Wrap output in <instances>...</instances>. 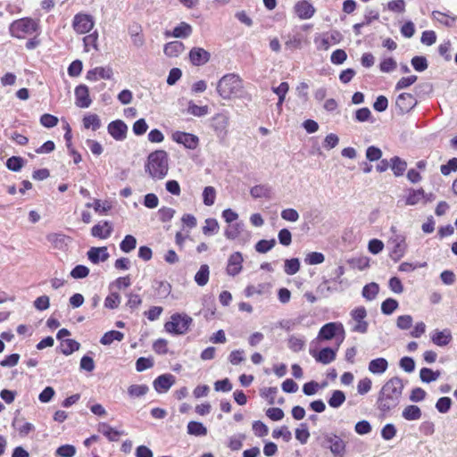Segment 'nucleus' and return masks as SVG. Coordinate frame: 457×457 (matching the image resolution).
Returning <instances> with one entry per match:
<instances>
[{
  "mask_svg": "<svg viewBox=\"0 0 457 457\" xmlns=\"http://www.w3.org/2000/svg\"><path fill=\"white\" fill-rule=\"evenodd\" d=\"M403 388V381L397 376L391 378L382 386L376 404L383 415L398 406Z\"/></svg>",
  "mask_w": 457,
  "mask_h": 457,
  "instance_id": "obj_1",
  "label": "nucleus"
},
{
  "mask_svg": "<svg viewBox=\"0 0 457 457\" xmlns=\"http://www.w3.org/2000/svg\"><path fill=\"white\" fill-rule=\"evenodd\" d=\"M244 89L243 79L235 73L222 76L217 83V93L225 100L239 97Z\"/></svg>",
  "mask_w": 457,
  "mask_h": 457,
  "instance_id": "obj_2",
  "label": "nucleus"
},
{
  "mask_svg": "<svg viewBox=\"0 0 457 457\" xmlns=\"http://www.w3.org/2000/svg\"><path fill=\"white\" fill-rule=\"evenodd\" d=\"M168 154L164 150H155L149 154L145 163V171L155 179H162L169 170Z\"/></svg>",
  "mask_w": 457,
  "mask_h": 457,
  "instance_id": "obj_3",
  "label": "nucleus"
},
{
  "mask_svg": "<svg viewBox=\"0 0 457 457\" xmlns=\"http://www.w3.org/2000/svg\"><path fill=\"white\" fill-rule=\"evenodd\" d=\"M193 323V319L187 313L175 312L164 324V329L171 335H184Z\"/></svg>",
  "mask_w": 457,
  "mask_h": 457,
  "instance_id": "obj_4",
  "label": "nucleus"
},
{
  "mask_svg": "<svg viewBox=\"0 0 457 457\" xmlns=\"http://www.w3.org/2000/svg\"><path fill=\"white\" fill-rule=\"evenodd\" d=\"M345 337V331L341 322H328L323 325L318 334L320 340L340 339L343 342Z\"/></svg>",
  "mask_w": 457,
  "mask_h": 457,
  "instance_id": "obj_5",
  "label": "nucleus"
},
{
  "mask_svg": "<svg viewBox=\"0 0 457 457\" xmlns=\"http://www.w3.org/2000/svg\"><path fill=\"white\" fill-rule=\"evenodd\" d=\"M320 445L329 449L334 455L343 456L345 453V443L336 434L325 435Z\"/></svg>",
  "mask_w": 457,
  "mask_h": 457,
  "instance_id": "obj_6",
  "label": "nucleus"
},
{
  "mask_svg": "<svg viewBox=\"0 0 457 457\" xmlns=\"http://www.w3.org/2000/svg\"><path fill=\"white\" fill-rule=\"evenodd\" d=\"M229 118L226 113L220 112L215 114L212 119L211 127L219 137L220 142L225 141L228 136V127Z\"/></svg>",
  "mask_w": 457,
  "mask_h": 457,
  "instance_id": "obj_7",
  "label": "nucleus"
},
{
  "mask_svg": "<svg viewBox=\"0 0 457 457\" xmlns=\"http://www.w3.org/2000/svg\"><path fill=\"white\" fill-rule=\"evenodd\" d=\"M350 315L356 324L352 328L353 332L365 334L369 328V323L365 320L367 311L364 306H359L351 311Z\"/></svg>",
  "mask_w": 457,
  "mask_h": 457,
  "instance_id": "obj_8",
  "label": "nucleus"
},
{
  "mask_svg": "<svg viewBox=\"0 0 457 457\" xmlns=\"http://www.w3.org/2000/svg\"><path fill=\"white\" fill-rule=\"evenodd\" d=\"M418 104L416 98L410 93H401L395 100V108L398 115L410 112Z\"/></svg>",
  "mask_w": 457,
  "mask_h": 457,
  "instance_id": "obj_9",
  "label": "nucleus"
},
{
  "mask_svg": "<svg viewBox=\"0 0 457 457\" xmlns=\"http://www.w3.org/2000/svg\"><path fill=\"white\" fill-rule=\"evenodd\" d=\"M172 140L190 150H195L199 145L198 137L188 132L175 131L172 134Z\"/></svg>",
  "mask_w": 457,
  "mask_h": 457,
  "instance_id": "obj_10",
  "label": "nucleus"
},
{
  "mask_svg": "<svg viewBox=\"0 0 457 457\" xmlns=\"http://www.w3.org/2000/svg\"><path fill=\"white\" fill-rule=\"evenodd\" d=\"M224 236L227 239L235 240L236 238L242 236L244 242L247 241L250 237V232L245 231V223L240 220L232 224H229L224 231Z\"/></svg>",
  "mask_w": 457,
  "mask_h": 457,
  "instance_id": "obj_11",
  "label": "nucleus"
},
{
  "mask_svg": "<svg viewBox=\"0 0 457 457\" xmlns=\"http://www.w3.org/2000/svg\"><path fill=\"white\" fill-rule=\"evenodd\" d=\"M107 131L116 141H123L127 137L128 126L122 120L118 119L108 124Z\"/></svg>",
  "mask_w": 457,
  "mask_h": 457,
  "instance_id": "obj_12",
  "label": "nucleus"
},
{
  "mask_svg": "<svg viewBox=\"0 0 457 457\" xmlns=\"http://www.w3.org/2000/svg\"><path fill=\"white\" fill-rule=\"evenodd\" d=\"M75 104L79 108H88L92 104V99L89 96V88L85 84H79L75 87Z\"/></svg>",
  "mask_w": 457,
  "mask_h": 457,
  "instance_id": "obj_13",
  "label": "nucleus"
},
{
  "mask_svg": "<svg viewBox=\"0 0 457 457\" xmlns=\"http://www.w3.org/2000/svg\"><path fill=\"white\" fill-rule=\"evenodd\" d=\"M392 242L394 243V246L389 252V257L395 262H398L404 256L407 249L405 237L402 235H396L395 237L392 239Z\"/></svg>",
  "mask_w": 457,
  "mask_h": 457,
  "instance_id": "obj_14",
  "label": "nucleus"
},
{
  "mask_svg": "<svg viewBox=\"0 0 457 457\" xmlns=\"http://www.w3.org/2000/svg\"><path fill=\"white\" fill-rule=\"evenodd\" d=\"M337 347L335 349L331 347H323L320 351L310 349V354L315 358L316 361L322 364H328L333 361L337 357Z\"/></svg>",
  "mask_w": 457,
  "mask_h": 457,
  "instance_id": "obj_15",
  "label": "nucleus"
},
{
  "mask_svg": "<svg viewBox=\"0 0 457 457\" xmlns=\"http://www.w3.org/2000/svg\"><path fill=\"white\" fill-rule=\"evenodd\" d=\"M176 378L170 373L158 376L153 382L154 390L159 393H166L175 384Z\"/></svg>",
  "mask_w": 457,
  "mask_h": 457,
  "instance_id": "obj_16",
  "label": "nucleus"
},
{
  "mask_svg": "<svg viewBox=\"0 0 457 457\" xmlns=\"http://www.w3.org/2000/svg\"><path fill=\"white\" fill-rule=\"evenodd\" d=\"M113 231L112 223L109 220H103L91 228L90 233L94 237L99 239L108 238Z\"/></svg>",
  "mask_w": 457,
  "mask_h": 457,
  "instance_id": "obj_17",
  "label": "nucleus"
},
{
  "mask_svg": "<svg viewBox=\"0 0 457 457\" xmlns=\"http://www.w3.org/2000/svg\"><path fill=\"white\" fill-rule=\"evenodd\" d=\"M21 410L17 409L14 412V418L12 421V427L19 432L21 436H26L30 432L35 430V426L29 422H23V424H21L24 420V419L19 418Z\"/></svg>",
  "mask_w": 457,
  "mask_h": 457,
  "instance_id": "obj_18",
  "label": "nucleus"
},
{
  "mask_svg": "<svg viewBox=\"0 0 457 457\" xmlns=\"http://www.w3.org/2000/svg\"><path fill=\"white\" fill-rule=\"evenodd\" d=\"M243 255L240 252L233 253L228 260L226 272L229 276H236L242 270Z\"/></svg>",
  "mask_w": 457,
  "mask_h": 457,
  "instance_id": "obj_19",
  "label": "nucleus"
},
{
  "mask_svg": "<svg viewBox=\"0 0 457 457\" xmlns=\"http://www.w3.org/2000/svg\"><path fill=\"white\" fill-rule=\"evenodd\" d=\"M211 54L201 47H194L189 52V60L195 66H202L209 62Z\"/></svg>",
  "mask_w": 457,
  "mask_h": 457,
  "instance_id": "obj_20",
  "label": "nucleus"
},
{
  "mask_svg": "<svg viewBox=\"0 0 457 457\" xmlns=\"http://www.w3.org/2000/svg\"><path fill=\"white\" fill-rule=\"evenodd\" d=\"M87 259L94 264L108 260L110 254L106 246H93L87 253Z\"/></svg>",
  "mask_w": 457,
  "mask_h": 457,
  "instance_id": "obj_21",
  "label": "nucleus"
},
{
  "mask_svg": "<svg viewBox=\"0 0 457 457\" xmlns=\"http://www.w3.org/2000/svg\"><path fill=\"white\" fill-rule=\"evenodd\" d=\"M113 76V71L111 67H96L89 70L86 74V79L90 81H96L98 78L104 79H111Z\"/></svg>",
  "mask_w": 457,
  "mask_h": 457,
  "instance_id": "obj_22",
  "label": "nucleus"
},
{
  "mask_svg": "<svg viewBox=\"0 0 457 457\" xmlns=\"http://www.w3.org/2000/svg\"><path fill=\"white\" fill-rule=\"evenodd\" d=\"M453 340L452 332L448 328L436 329L431 334V341L437 346H445Z\"/></svg>",
  "mask_w": 457,
  "mask_h": 457,
  "instance_id": "obj_23",
  "label": "nucleus"
},
{
  "mask_svg": "<svg viewBox=\"0 0 457 457\" xmlns=\"http://www.w3.org/2000/svg\"><path fill=\"white\" fill-rule=\"evenodd\" d=\"M295 12L301 19H309L314 14L315 8L311 3L303 0L295 4Z\"/></svg>",
  "mask_w": 457,
  "mask_h": 457,
  "instance_id": "obj_24",
  "label": "nucleus"
},
{
  "mask_svg": "<svg viewBox=\"0 0 457 457\" xmlns=\"http://www.w3.org/2000/svg\"><path fill=\"white\" fill-rule=\"evenodd\" d=\"M432 16L433 19L439 23V25L448 28L457 27V16L455 15H450L439 11H434L432 12Z\"/></svg>",
  "mask_w": 457,
  "mask_h": 457,
  "instance_id": "obj_25",
  "label": "nucleus"
},
{
  "mask_svg": "<svg viewBox=\"0 0 457 457\" xmlns=\"http://www.w3.org/2000/svg\"><path fill=\"white\" fill-rule=\"evenodd\" d=\"M98 432L102 433L110 442H117L119 440L120 436H121L124 432L119 431L113 428H112L106 422H100L97 428Z\"/></svg>",
  "mask_w": 457,
  "mask_h": 457,
  "instance_id": "obj_26",
  "label": "nucleus"
},
{
  "mask_svg": "<svg viewBox=\"0 0 457 457\" xmlns=\"http://www.w3.org/2000/svg\"><path fill=\"white\" fill-rule=\"evenodd\" d=\"M79 348L80 344L78 341L68 338L62 340L60 345L56 348V351L68 356L78 351Z\"/></svg>",
  "mask_w": 457,
  "mask_h": 457,
  "instance_id": "obj_27",
  "label": "nucleus"
},
{
  "mask_svg": "<svg viewBox=\"0 0 457 457\" xmlns=\"http://www.w3.org/2000/svg\"><path fill=\"white\" fill-rule=\"evenodd\" d=\"M94 25L93 17L89 14L78 13L73 19L74 29H93Z\"/></svg>",
  "mask_w": 457,
  "mask_h": 457,
  "instance_id": "obj_28",
  "label": "nucleus"
},
{
  "mask_svg": "<svg viewBox=\"0 0 457 457\" xmlns=\"http://www.w3.org/2000/svg\"><path fill=\"white\" fill-rule=\"evenodd\" d=\"M390 167L395 177H401L407 169V162L399 156H393L390 159Z\"/></svg>",
  "mask_w": 457,
  "mask_h": 457,
  "instance_id": "obj_29",
  "label": "nucleus"
},
{
  "mask_svg": "<svg viewBox=\"0 0 457 457\" xmlns=\"http://www.w3.org/2000/svg\"><path fill=\"white\" fill-rule=\"evenodd\" d=\"M388 368V361L383 357L373 359L369 363V370L373 374H382Z\"/></svg>",
  "mask_w": 457,
  "mask_h": 457,
  "instance_id": "obj_30",
  "label": "nucleus"
},
{
  "mask_svg": "<svg viewBox=\"0 0 457 457\" xmlns=\"http://www.w3.org/2000/svg\"><path fill=\"white\" fill-rule=\"evenodd\" d=\"M421 416V409L415 404L407 405L402 412V417L409 421L420 420Z\"/></svg>",
  "mask_w": 457,
  "mask_h": 457,
  "instance_id": "obj_31",
  "label": "nucleus"
},
{
  "mask_svg": "<svg viewBox=\"0 0 457 457\" xmlns=\"http://www.w3.org/2000/svg\"><path fill=\"white\" fill-rule=\"evenodd\" d=\"M185 47L180 41H172L164 45L163 53L169 57H176L184 51Z\"/></svg>",
  "mask_w": 457,
  "mask_h": 457,
  "instance_id": "obj_32",
  "label": "nucleus"
},
{
  "mask_svg": "<svg viewBox=\"0 0 457 457\" xmlns=\"http://www.w3.org/2000/svg\"><path fill=\"white\" fill-rule=\"evenodd\" d=\"M46 240L53 245L54 248L63 249L67 245L68 237L62 233H49L46 235Z\"/></svg>",
  "mask_w": 457,
  "mask_h": 457,
  "instance_id": "obj_33",
  "label": "nucleus"
},
{
  "mask_svg": "<svg viewBox=\"0 0 457 457\" xmlns=\"http://www.w3.org/2000/svg\"><path fill=\"white\" fill-rule=\"evenodd\" d=\"M187 434L195 436H204L207 435V428L202 422L191 420L187 424Z\"/></svg>",
  "mask_w": 457,
  "mask_h": 457,
  "instance_id": "obj_34",
  "label": "nucleus"
},
{
  "mask_svg": "<svg viewBox=\"0 0 457 457\" xmlns=\"http://www.w3.org/2000/svg\"><path fill=\"white\" fill-rule=\"evenodd\" d=\"M124 338V334L119 330H110L105 332L100 338V343L104 345H110L113 341L120 342Z\"/></svg>",
  "mask_w": 457,
  "mask_h": 457,
  "instance_id": "obj_35",
  "label": "nucleus"
},
{
  "mask_svg": "<svg viewBox=\"0 0 457 457\" xmlns=\"http://www.w3.org/2000/svg\"><path fill=\"white\" fill-rule=\"evenodd\" d=\"M422 196H424V189L422 187L418 189L409 188L408 194L405 196V204L415 205L422 199Z\"/></svg>",
  "mask_w": 457,
  "mask_h": 457,
  "instance_id": "obj_36",
  "label": "nucleus"
},
{
  "mask_svg": "<svg viewBox=\"0 0 457 457\" xmlns=\"http://www.w3.org/2000/svg\"><path fill=\"white\" fill-rule=\"evenodd\" d=\"M210 269L207 264H202L195 275V281L199 287L205 286L209 281Z\"/></svg>",
  "mask_w": 457,
  "mask_h": 457,
  "instance_id": "obj_37",
  "label": "nucleus"
},
{
  "mask_svg": "<svg viewBox=\"0 0 457 457\" xmlns=\"http://www.w3.org/2000/svg\"><path fill=\"white\" fill-rule=\"evenodd\" d=\"M441 375L439 370H433L429 368H422L420 370V378L423 383L429 384L436 381Z\"/></svg>",
  "mask_w": 457,
  "mask_h": 457,
  "instance_id": "obj_38",
  "label": "nucleus"
},
{
  "mask_svg": "<svg viewBox=\"0 0 457 457\" xmlns=\"http://www.w3.org/2000/svg\"><path fill=\"white\" fill-rule=\"evenodd\" d=\"M379 292V286L376 282H370L365 285L362 288L361 295L362 297L368 301H372L376 298Z\"/></svg>",
  "mask_w": 457,
  "mask_h": 457,
  "instance_id": "obj_39",
  "label": "nucleus"
},
{
  "mask_svg": "<svg viewBox=\"0 0 457 457\" xmlns=\"http://www.w3.org/2000/svg\"><path fill=\"white\" fill-rule=\"evenodd\" d=\"M345 394L341 390H334L328 400V403L331 408H339L345 402Z\"/></svg>",
  "mask_w": 457,
  "mask_h": 457,
  "instance_id": "obj_40",
  "label": "nucleus"
},
{
  "mask_svg": "<svg viewBox=\"0 0 457 457\" xmlns=\"http://www.w3.org/2000/svg\"><path fill=\"white\" fill-rule=\"evenodd\" d=\"M37 23L31 18H22L12 21L9 29H37Z\"/></svg>",
  "mask_w": 457,
  "mask_h": 457,
  "instance_id": "obj_41",
  "label": "nucleus"
},
{
  "mask_svg": "<svg viewBox=\"0 0 457 457\" xmlns=\"http://www.w3.org/2000/svg\"><path fill=\"white\" fill-rule=\"evenodd\" d=\"M353 119L358 122L370 121L373 123L375 119L373 118L370 110L368 107H361L355 111Z\"/></svg>",
  "mask_w": 457,
  "mask_h": 457,
  "instance_id": "obj_42",
  "label": "nucleus"
},
{
  "mask_svg": "<svg viewBox=\"0 0 457 457\" xmlns=\"http://www.w3.org/2000/svg\"><path fill=\"white\" fill-rule=\"evenodd\" d=\"M270 188L267 185H256L251 187L250 195L253 198H270Z\"/></svg>",
  "mask_w": 457,
  "mask_h": 457,
  "instance_id": "obj_43",
  "label": "nucleus"
},
{
  "mask_svg": "<svg viewBox=\"0 0 457 457\" xmlns=\"http://www.w3.org/2000/svg\"><path fill=\"white\" fill-rule=\"evenodd\" d=\"M26 161L21 156H11L6 160V168L13 172L20 171L25 165Z\"/></svg>",
  "mask_w": 457,
  "mask_h": 457,
  "instance_id": "obj_44",
  "label": "nucleus"
},
{
  "mask_svg": "<svg viewBox=\"0 0 457 457\" xmlns=\"http://www.w3.org/2000/svg\"><path fill=\"white\" fill-rule=\"evenodd\" d=\"M399 307V303L394 298H386L381 303V312L384 315H391Z\"/></svg>",
  "mask_w": 457,
  "mask_h": 457,
  "instance_id": "obj_45",
  "label": "nucleus"
},
{
  "mask_svg": "<svg viewBox=\"0 0 457 457\" xmlns=\"http://www.w3.org/2000/svg\"><path fill=\"white\" fill-rule=\"evenodd\" d=\"M83 125L85 129L91 128L96 131L101 127V120L97 114H88L83 118Z\"/></svg>",
  "mask_w": 457,
  "mask_h": 457,
  "instance_id": "obj_46",
  "label": "nucleus"
},
{
  "mask_svg": "<svg viewBox=\"0 0 457 457\" xmlns=\"http://www.w3.org/2000/svg\"><path fill=\"white\" fill-rule=\"evenodd\" d=\"M137 246V239L132 235H126L120 244V248L123 253H130Z\"/></svg>",
  "mask_w": 457,
  "mask_h": 457,
  "instance_id": "obj_47",
  "label": "nucleus"
},
{
  "mask_svg": "<svg viewBox=\"0 0 457 457\" xmlns=\"http://www.w3.org/2000/svg\"><path fill=\"white\" fill-rule=\"evenodd\" d=\"M276 245V240L271 238L270 240L261 239L259 240L255 245V251L260 253H266L270 251Z\"/></svg>",
  "mask_w": 457,
  "mask_h": 457,
  "instance_id": "obj_48",
  "label": "nucleus"
},
{
  "mask_svg": "<svg viewBox=\"0 0 457 457\" xmlns=\"http://www.w3.org/2000/svg\"><path fill=\"white\" fill-rule=\"evenodd\" d=\"M411 66L418 72L426 71L428 67V62L423 55H416L411 60Z\"/></svg>",
  "mask_w": 457,
  "mask_h": 457,
  "instance_id": "obj_49",
  "label": "nucleus"
},
{
  "mask_svg": "<svg viewBox=\"0 0 457 457\" xmlns=\"http://www.w3.org/2000/svg\"><path fill=\"white\" fill-rule=\"evenodd\" d=\"M287 345L292 352L298 353L304 348L305 340L292 335L288 337Z\"/></svg>",
  "mask_w": 457,
  "mask_h": 457,
  "instance_id": "obj_50",
  "label": "nucleus"
},
{
  "mask_svg": "<svg viewBox=\"0 0 457 457\" xmlns=\"http://www.w3.org/2000/svg\"><path fill=\"white\" fill-rule=\"evenodd\" d=\"M219 223L214 218H208L205 220V225L203 227V233L205 236H212L219 231Z\"/></svg>",
  "mask_w": 457,
  "mask_h": 457,
  "instance_id": "obj_51",
  "label": "nucleus"
},
{
  "mask_svg": "<svg viewBox=\"0 0 457 457\" xmlns=\"http://www.w3.org/2000/svg\"><path fill=\"white\" fill-rule=\"evenodd\" d=\"M154 287L162 297H167L171 293V285L168 281L154 280Z\"/></svg>",
  "mask_w": 457,
  "mask_h": 457,
  "instance_id": "obj_52",
  "label": "nucleus"
},
{
  "mask_svg": "<svg viewBox=\"0 0 457 457\" xmlns=\"http://www.w3.org/2000/svg\"><path fill=\"white\" fill-rule=\"evenodd\" d=\"M300 270V261L298 258L287 259L285 261L284 271L287 275H294Z\"/></svg>",
  "mask_w": 457,
  "mask_h": 457,
  "instance_id": "obj_53",
  "label": "nucleus"
},
{
  "mask_svg": "<svg viewBox=\"0 0 457 457\" xmlns=\"http://www.w3.org/2000/svg\"><path fill=\"white\" fill-rule=\"evenodd\" d=\"M216 198V190L212 186H207L204 188L203 191V202L206 206H212L214 204Z\"/></svg>",
  "mask_w": 457,
  "mask_h": 457,
  "instance_id": "obj_54",
  "label": "nucleus"
},
{
  "mask_svg": "<svg viewBox=\"0 0 457 457\" xmlns=\"http://www.w3.org/2000/svg\"><path fill=\"white\" fill-rule=\"evenodd\" d=\"M149 387L147 385H131L128 388V394L130 397H141L147 394Z\"/></svg>",
  "mask_w": 457,
  "mask_h": 457,
  "instance_id": "obj_55",
  "label": "nucleus"
},
{
  "mask_svg": "<svg viewBox=\"0 0 457 457\" xmlns=\"http://www.w3.org/2000/svg\"><path fill=\"white\" fill-rule=\"evenodd\" d=\"M86 207H93L96 212L100 214H106L112 209V204L108 201H104V204L101 205V201L99 199H96L93 204H86Z\"/></svg>",
  "mask_w": 457,
  "mask_h": 457,
  "instance_id": "obj_56",
  "label": "nucleus"
},
{
  "mask_svg": "<svg viewBox=\"0 0 457 457\" xmlns=\"http://www.w3.org/2000/svg\"><path fill=\"white\" fill-rule=\"evenodd\" d=\"M295 438L303 445L306 444L309 437H310V432L308 430V425L307 423L303 422L301 423L299 428L295 429Z\"/></svg>",
  "mask_w": 457,
  "mask_h": 457,
  "instance_id": "obj_57",
  "label": "nucleus"
},
{
  "mask_svg": "<svg viewBox=\"0 0 457 457\" xmlns=\"http://www.w3.org/2000/svg\"><path fill=\"white\" fill-rule=\"evenodd\" d=\"M453 404V401L448 396L440 397L436 403V409L440 413H447Z\"/></svg>",
  "mask_w": 457,
  "mask_h": 457,
  "instance_id": "obj_58",
  "label": "nucleus"
},
{
  "mask_svg": "<svg viewBox=\"0 0 457 457\" xmlns=\"http://www.w3.org/2000/svg\"><path fill=\"white\" fill-rule=\"evenodd\" d=\"M89 272L90 270L88 267L78 264L71 270L70 275L75 279H81L87 278L89 275Z\"/></svg>",
  "mask_w": 457,
  "mask_h": 457,
  "instance_id": "obj_59",
  "label": "nucleus"
},
{
  "mask_svg": "<svg viewBox=\"0 0 457 457\" xmlns=\"http://www.w3.org/2000/svg\"><path fill=\"white\" fill-rule=\"evenodd\" d=\"M187 112L196 117H203L208 113V106H198L192 100L188 103Z\"/></svg>",
  "mask_w": 457,
  "mask_h": 457,
  "instance_id": "obj_60",
  "label": "nucleus"
},
{
  "mask_svg": "<svg viewBox=\"0 0 457 457\" xmlns=\"http://www.w3.org/2000/svg\"><path fill=\"white\" fill-rule=\"evenodd\" d=\"M120 303V295L119 293L113 292L104 299V307L107 309H116Z\"/></svg>",
  "mask_w": 457,
  "mask_h": 457,
  "instance_id": "obj_61",
  "label": "nucleus"
},
{
  "mask_svg": "<svg viewBox=\"0 0 457 457\" xmlns=\"http://www.w3.org/2000/svg\"><path fill=\"white\" fill-rule=\"evenodd\" d=\"M399 366L407 373H411L415 370V361L412 357L404 356L399 361Z\"/></svg>",
  "mask_w": 457,
  "mask_h": 457,
  "instance_id": "obj_62",
  "label": "nucleus"
},
{
  "mask_svg": "<svg viewBox=\"0 0 457 457\" xmlns=\"http://www.w3.org/2000/svg\"><path fill=\"white\" fill-rule=\"evenodd\" d=\"M76 453V448L72 445H62L56 450V455L59 457H73Z\"/></svg>",
  "mask_w": 457,
  "mask_h": 457,
  "instance_id": "obj_63",
  "label": "nucleus"
},
{
  "mask_svg": "<svg viewBox=\"0 0 457 457\" xmlns=\"http://www.w3.org/2000/svg\"><path fill=\"white\" fill-rule=\"evenodd\" d=\"M440 171L444 176H448L452 171H457V157H453L445 164L441 165Z\"/></svg>",
  "mask_w": 457,
  "mask_h": 457,
  "instance_id": "obj_64",
  "label": "nucleus"
}]
</instances>
